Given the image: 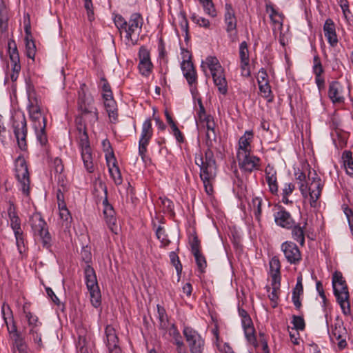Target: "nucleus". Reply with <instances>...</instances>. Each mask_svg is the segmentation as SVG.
Segmentation results:
<instances>
[{"instance_id": "nucleus-1", "label": "nucleus", "mask_w": 353, "mask_h": 353, "mask_svg": "<svg viewBox=\"0 0 353 353\" xmlns=\"http://www.w3.org/2000/svg\"><path fill=\"white\" fill-rule=\"evenodd\" d=\"M114 22L119 29L121 37L123 35L125 43L128 46L137 43L141 32L143 19L139 13L135 12L130 15L127 21L121 15H116Z\"/></svg>"}, {"instance_id": "nucleus-2", "label": "nucleus", "mask_w": 353, "mask_h": 353, "mask_svg": "<svg viewBox=\"0 0 353 353\" xmlns=\"http://www.w3.org/2000/svg\"><path fill=\"white\" fill-rule=\"evenodd\" d=\"M295 176L298 181L301 194L303 196L306 197L307 194H309L310 205L312 208H316L323 188L321 179L318 176L314 170L313 172L309 171V182L306 181L305 174L299 170L295 172Z\"/></svg>"}, {"instance_id": "nucleus-3", "label": "nucleus", "mask_w": 353, "mask_h": 353, "mask_svg": "<svg viewBox=\"0 0 353 353\" xmlns=\"http://www.w3.org/2000/svg\"><path fill=\"white\" fill-rule=\"evenodd\" d=\"M195 163L200 168V178L203 183L205 191L208 195L213 194V184L216 176V165L213 152L208 149L205 154L195 157Z\"/></svg>"}, {"instance_id": "nucleus-4", "label": "nucleus", "mask_w": 353, "mask_h": 353, "mask_svg": "<svg viewBox=\"0 0 353 353\" xmlns=\"http://www.w3.org/2000/svg\"><path fill=\"white\" fill-rule=\"evenodd\" d=\"M27 93L28 99L27 108L33 129H46V117L41 108V99L31 85H28Z\"/></svg>"}, {"instance_id": "nucleus-5", "label": "nucleus", "mask_w": 353, "mask_h": 353, "mask_svg": "<svg viewBox=\"0 0 353 353\" xmlns=\"http://www.w3.org/2000/svg\"><path fill=\"white\" fill-rule=\"evenodd\" d=\"M205 65L209 68L214 83L217 87L219 92L223 95L226 94L228 92V83L224 70L217 58L215 57H208L201 63V68L204 71L205 70Z\"/></svg>"}, {"instance_id": "nucleus-6", "label": "nucleus", "mask_w": 353, "mask_h": 353, "mask_svg": "<svg viewBox=\"0 0 353 353\" xmlns=\"http://www.w3.org/2000/svg\"><path fill=\"white\" fill-rule=\"evenodd\" d=\"M332 286L334 294L344 314L347 315L351 312L349 302V292L345 281L341 273L336 272L332 276Z\"/></svg>"}, {"instance_id": "nucleus-7", "label": "nucleus", "mask_w": 353, "mask_h": 353, "mask_svg": "<svg viewBox=\"0 0 353 353\" xmlns=\"http://www.w3.org/2000/svg\"><path fill=\"white\" fill-rule=\"evenodd\" d=\"M29 223L34 236L41 240L43 246L47 249L51 247V236L48 232L47 223L39 212L33 213L29 218Z\"/></svg>"}, {"instance_id": "nucleus-8", "label": "nucleus", "mask_w": 353, "mask_h": 353, "mask_svg": "<svg viewBox=\"0 0 353 353\" xmlns=\"http://www.w3.org/2000/svg\"><path fill=\"white\" fill-rule=\"evenodd\" d=\"M12 128L19 147L23 150H26L28 128L26 119L23 114H16L13 116Z\"/></svg>"}, {"instance_id": "nucleus-9", "label": "nucleus", "mask_w": 353, "mask_h": 353, "mask_svg": "<svg viewBox=\"0 0 353 353\" xmlns=\"http://www.w3.org/2000/svg\"><path fill=\"white\" fill-rule=\"evenodd\" d=\"M79 146L84 168L89 173H93L94 166L92 161V149L87 132L79 133Z\"/></svg>"}, {"instance_id": "nucleus-10", "label": "nucleus", "mask_w": 353, "mask_h": 353, "mask_svg": "<svg viewBox=\"0 0 353 353\" xmlns=\"http://www.w3.org/2000/svg\"><path fill=\"white\" fill-rule=\"evenodd\" d=\"M183 334L188 343L190 353H203L205 341L201 334L189 326H184Z\"/></svg>"}, {"instance_id": "nucleus-11", "label": "nucleus", "mask_w": 353, "mask_h": 353, "mask_svg": "<svg viewBox=\"0 0 353 353\" xmlns=\"http://www.w3.org/2000/svg\"><path fill=\"white\" fill-rule=\"evenodd\" d=\"M15 176L21 185L23 194L28 195L30 190V177L25 159L19 156L15 160Z\"/></svg>"}, {"instance_id": "nucleus-12", "label": "nucleus", "mask_w": 353, "mask_h": 353, "mask_svg": "<svg viewBox=\"0 0 353 353\" xmlns=\"http://www.w3.org/2000/svg\"><path fill=\"white\" fill-rule=\"evenodd\" d=\"M153 135L151 119H147L142 124L141 132L139 141V154L143 162L147 159V147Z\"/></svg>"}, {"instance_id": "nucleus-13", "label": "nucleus", "mask_w": 353, "mask_h": 353, "mask_svg": "<svg viewBox=\"0 0 353 353\" xmlns=\"http://www.w3.org/2000/svg\"><path fill=\"white\" fill-rule=\"evenodd\" d=\"M239 168L246 173L258 170L261 167V159L251 153L236 155Z\"/></svg>"}, {"instance_id": "nucleus-14", "label": "nucleus", "mask_w": 353, "mask_h": 353, "mask_svg": "<svg viewBox=\"0 0 353 353\" xmlns=\"http://www.w3.org/2000/svg\"><path fill=\"white\" fill-rule=\"evenodd\" d=\"M103 213L105 221L112 232L117 234L120 227L117 223L115 211L108 201L107 196L103 201Z\"/></svg>"}, {"instance_id": "nucleus-15", "label": "nucleus", "mask_w": 353, "mask_h": 353, "mask_svg": "<svg viewBox=\"0 0 353 353\" xmlns=\"http://www.w3.org/2000/svg\"><path fill=\"white\" fill-rule=\"evenodd\" d=\"M285 258L290 264H297L301 261V253L298 246L292 241H285L281 245Z\"/></svg>"}, {"instance_id": "nucleus-16", "label": "nucleus", "mask_w": 353, "mask_h": 353, "mask_svg": "<svg viewBox=\"0 0 353 353\" xmlns=\"http://www.w3.org/2000/svg\"><path fill=\"white\" fill-rule=\"evenodd\" d=\"M330 339L332 342L338 341V347L339 350L344 349L347 345L345 336L347 334L345 328L343 327L342 321H337L331 327V332H329Z\"/></svg>"}, {"instance_id": "nucleus-17", "label": "nucleus", "mask_w": 353, "mask_h": 353, "mask_svg": "<svg viewBox=\"0 0 353 353\" xmlns=\"http://www.w3.org/2000/svg\"><path fill=\"white\" fill-rule=\"evenodd\" d=\"M105 343L109 353H121L119 340L115 328L112 325H108L105 329Z\"/></svg>"}, {"instance_id": "nucleus-18", "label": "nucleus", "mask_w": 353, "mask_h": 353, "mask_svg": "<svg viewBox=\"0 0 353 353\" xmlns=\"http://www.w3.org/2000/svg\"><path fill=\"white\" fill-rule=\"evenodd\" d=\"M183 74L190 87V91L196 89L197 74L192 62L190 60H183L181 63Z\"/></svg>"}, {"instance_id": "nucleus-19", "label": "nucleus", "mask_w": 353, "mask_h": 353, "mask_svg": "<svg viewBox=\"0 0 353 353\" xmlns=\"http://www.w3.org/2000/svg\"><path fill=\"white\" fill-rule=\"evenodd\" d=\"M139 57V69L141 74L145 77L149 76L152 70L153 65L150 60V52L145 46L140 48Z\"/></svg>"}, {"instance_id": "nucleus-20", "label": "nucleus", "mask_w": 353, "mask_h": 353, "mask_svg": "<svg viewBox=\"0 0 353 353\" xmlns=\"http://www.w3.org/2000/svg\"><path fill=\"white\" fill-rule=\"evenodd\" d=\"M239 58L241 75L245 77L250 76V54L248 46L246 41H243L239 45Z\"/></svg>"}, {"instance_id": "nucleus-21", "label": "nucleus", "mask_w": 353, "mask_h": 353, "mask_svg": "<svg viewBox=\"0 0 353 353\" xmlns=\"http://www.w3.org/2000/svg\"><path fill=\"white\" fill-rule=\"evenodd\" d=\"M105 159L110 176L117 185L121 184L122 176L114 152L111 151L109 154H106Z\"/></svg>"}, {"instance_id": "nucleus-22", "label": "nucleus", "mask_w": 353, "mask_h": 353, "mask_svg": "<svg viewBox=\"0 0 353 353\" xmlns=\"http://www.w3.org/2000/svg\"><path fill=\"white\" fill-rule=\"evenodd\" d=\"M225 14H224V21L226 25V31L230 34V37H232L234 34L235 37L236 36V23L237 20L235 16V12L232 6L230 3H225Z\"/></svg>"}, {"instance_id": "nucleus-23", "label": "nucleus", "mask_w": 353, "mask_h": 353, "mask_svg": "<svg viewBox=\"0 0 353 353\" xmlns=\"http://www.w3.org/2000/svg\"><path fill=\"white\" fill-rule=\"evenodd\" d=\"M84 86L85 85H83L79 91L78 108L81 114L91 111L92 108H97L94 105L93 98L85 92Z\"/></svg>"}, {"instance_id": "nucleus-24", "label": "nucleus", "mask_w": 353, "mask_h": 353, "mask_svg": "<svg viewBox=\"0 0 353 353\" xmlns=\"http://www.w3.org/2000/svg\"><path fill=\"white\" fill-rule=\"evenodd\" d=\"M254 138L252 130H246L238 142L236 155L252 152L251 143Z\"/></svg>"}, {"instance_id": "nucleus-25", "label": "nucleus", "mask_w": 353, "mask_h": 353, "mask_svg": "<svg viewBox=\"0 0 353 353\" xmlns=\"http://www.w3.org/2000/svg\"><path fill=\"white\" fill-rule=\"evenodd\" d=\"M7 212L10 221L9 225L14 234L22 232L21 221L17 214V208L13 202L9 201Z\"/></svg>"}, {"instance_id": "nucleus-26", "label": "nucleus", "mask_w": 353, "mask_h": 353, "mask_svg": "<svg viewBox=\"0 0 353 353\" xmlns=\"http://www.w3.org/2000/svg\"><path fill=\"white\" fill-rule=\"evenodd\" d=\"M328 97L334 104L344 103L345 98L343 94V86L339 81H334L330 83Z\"/></svg>"}, {"instance_id": "nucleus-27", "label": "nucleus", "mask_w": 353, "mask_h": 353, "mask_svg": "<svg viewBox=\"0 0 353 353\" xmlns=\"http://www.w3.org/2000/svg\"><path fill=\"white\" fill-rule=\"evenodd\" d=\"M265 174L270 192L273 194H276L278 192V183L276 169L268 164L265 169Z\"/></svg>"}, {"instance_id": "nucleus-28", "label": "nucleus", "mask_w": 353, "mask_h": 353, "mask_svg": "<svg viewBox=\"0 0 353 353\" xmlns=\"http://www.w3.org/2000/svg\"><path fill=\"white\" fill-rule=\"evenodd\" d=\"M274 221L278 225L286 229L292 228L295 224L290 214L284 210H281L276 213Z\"/></svg>"}, {"instance_id": "nucleus-29", "label": "nucleus", "mask_w": 353, "mask_h": 353, "mask_svg": "<svg viewBox=\"0 0 353 353\" xmlns=\"http://www.w3.org/2000/svg\"><path fill=\"white\" fill-rule=\"evenodd\" d=\"M87 288L90 294V301L94 307H98L101 305V292L98 286L97 280L90 281L85 283Z\"/></svg>"}, {"instance_id": "nucleus-30", "label": "nucleus", "mask_w": 353, "mask_h": 353, "mask_svg": "<svg viewBox=\"0 0 353 353\" xmlns=\"http://www.w3.org/2000/svg\"><path fill=\"white\" fill-rule=\"evenodd\" d=\"M323 31L325 37L327 38L328 43L332 46H335L338 43V39L335 30V25L333 21L327 19L323 26Z\"/></svg>"}, {"instance_id": "nucleus-31", "label": "nucleus", "mask_w": 353, "mask_h": 353, "mask_svg": "<svg viewBox=\"0 0 353 353\" xmlns=\"http://www.w3.org/2000/svg\"><path fill=\"white\" fill-rule=\"evenodd\" d=\"M303 294V287L302 284V277L299 276L295 287L292 290V301L296 307L299 310L301 307V296Z\"/></svg>"}, {"instance_id": "nucleus-32", "label": "nucleus", "mask_w": 353, "mask_h": 353, "mask_svg": "<svg viewBox=\"0 0 353 353\" xmlns=\"http://www.w3.org/2000/svg\"><path fill=\"white\" fill-rule=\"evenodd\" d=\"M272 280L281 281V263L278 256H273L270 261Z\"/></svg>"}, {"instance_id": "nucleus-33", "label": "nucleus", "mask_w": 353, "mask_h": 353, "mask_svg": "<svg viewBox=\"0 0 353 353\" xmlns=\"http://www.w3.org/2000/svg\"><path fill=\"white\" fill-rule=\"evenodd\" d=\"M157 314L159 323V328L163 330H167L170 327L169 319L164 307L157 305Z\"/></svg>"}, {"instance_id": "nucleus-34", "label": "nucleus", "mask_w": 353, "mask_h": 353, "mask_svg": "<svg viewBox=\"0 0 353 353\" xmlns=\"http://www.w3.org/2000/svg\"><path fill=\"white\" fill-rule=\"evenodd\" d=\"M263 203V200L261 197L255 196L252 198L251 203H250V207L251 210L253 211L255 219L260 221L261 216V205Z\"/></svg>"}, {"instance_id": "nucleus-35", "label": "nucleus", "mask_w": 353, "mask_h": 353, "mask_svg": "<svg viewBox=\"0 0 353 353\" xmlns=\"http://www.w3.org/2000/svg\"><path fill=\"white\" fill-rule=\"evenodd\" d=\"M244 330L245 338L248 343L254 346H257L256 338L255 336V331L253 326V323H249L248 325H242Z\"/></svg>"}, {"instance_id": "nucleus-36", "label": "nucleus", "mask_w": 353, "mask_h": 353, "mask_svg": "<svg viewBox=\"0 0 353 353\" xmlns=\"http://www.w3.org/2000/svg\"><path fill=\"white\" fill-rule=\"evenodd\" d=\"M23 311L28 320L30 329H37L41 327V323L39 321L38 317L36 315L33 314L30 311H28L27 307L26 305L23 306Z\"/></svg>"}, {"instance_id": "nucleus-37", "label": "nucleus", "mask_w": 353, "mask_h": 353, "mask_svg": "<svg viewBox=\"0 0 353 353\" xmlns=\"http://www.w3.org/2000/svg\"><path fill=\"white\" fill-rule=\"evenodd\" d=\"M281 285V281L272 280V292L268 294L270 300L272 302V307H276L279 299V292Z\"/></svg>"}, {"instance_id": "nucleus-38", "label": "nucleus", "mask_w": 353, "mask_h": 353, "mask_svg": "<svg viewBox=\"0 0 353 353\" xmlns=\"http://www.w3.org/2000/svg\"><path fill=\"white\" fill-rule=\"evenodd\" d=\"M344 167L347 174L353 176V159L352 153L350 151L345 150L342 155Z\"/></svg>"}, {"instance_id": "nucleus-39", "label": "nucleus", "mask_w": 353, "mask_h": 353, "mask_svg": "<svg viewBox=\"0 0 353 353\" xmlns=\"http://www.w3.org/2000/svg\"><path fill=\"white\" fill-rule=\"evenodd\" d=\"M6 307H7L8 310H9L10 312V313L12 314V312L10 310V308L9 305H6ZM5 307H6V304L3 303V305L2 307H1V312H2V314H3V318L4 319V321H5L6 324L7 325L8 331L9 332L10 334H13V338L14 339L16 338H18V337L21 336V335L17 331V326L15 325L14 323H12V325L11 326L8 325V321H7V318L5 316ZM11 320H12V323H14V319H13V316H12V314H11Z\"/></svg>"}, {"instance_id": "nucleus-40", "label": "nucleus", "mask_w": 353, "mask_h": 353, "mask_svg": "<svg viewBox=\"0 0 353 353\" xmlns=\"http://www.w3.org/2000/svg\"><path fill=\"white\" fill-rule=\"evenodd\" d=\"M8 47L11 63H19V54L17 50V44L13 39H10L8 41Z\"/></svg>"}, {"instance_id": "nucleus-41", "label": "nucleus", "mask_w": 353, "mask_h": 353, "mask_svg": "<svg viewBox=\"0 0 353 353\" xmlns=\"http://www.w3.org/2000/svg\"><path fill=\"white\" fill-rule=\"evenodd\" d=\"M304 227H301L299 225H295L291 228L292 238L300 243L301 245H304L305 243V235H304Z\"/></svg>"}, {"instance_id": "nucleus-42", "label": "nucleus", "mask_w": 353, "mask_h": 353, "mask_svg": "<svg viewBox=\"0 0 353 353\" xmlns=\"http://www.w3.org/2000/svg\"><path fill=\"white\" fill-rule=\"evenodd\" d=\"M167 330H168L169 335L172 337L174 343L176 347L184 346L181 334L174 323L171 324L170 327Z\"/></svg>"}, {"instance_id": "nucleus-43", "label": "nucleus", "mask_w": 353, "mask_h": 353, "mask_svg": "<svg viewBox=\"0 0 353 353\" xmlns=\"http://www.w3.org/2000/svg\"><path fill=\"white\" fill-rule=\"evenodd\" d=\"M157 238L161 242V248H166L170 243V241L165 233V230L163 227L159 225L155 231Z\"/></svg>"}, {"instance_id": "nucleus-44", "label": "nucleus", "mask_w": 353, "mask_h": 353, "mask_svg": "<svg viewBox=\"0 0 353 353\" xmlns=\"http://www.w3.org/2000/svg\"><path fill=\"white\" fill-rule=\"evenodd\" d=\"M105 108L110 118H112L113 120L117 119V103L114 99H109L107 101H104Z\"/></svg>"}, {"instance_id": "nucleus-45", "label": "nucleus", "mask_w": 353, "mask_h": 353, "mask_svg": "<svg viewBox=\"0 0 353 353\" xmlns=\"http://www.w3.org/2000/svg\"><path fill=\"white\" fill-rule=\"evenodd\" d=\"M202 5L205 13L212 17H216V10L212 0L199 1Z\"/></svg>"}, {"instance_id": "nucleus-46", "label": "nucleus", "mask_w": 353, "mask_h": 353, "mask_svg": "<svg viewBox=\"0 0 353 353\" xmlns=\"http://www.w3.org/2000/svg\"><path fill=\"white\" fill-rule=\"evenodd\" d=\"M192 254L195 259V261L199 272L201 273L205 272V270L207 267V261L202 252L199 251L193 253Z\"/></svg>"}, {"instance_id": "nucleus-47", "label": "nucleus", "mask_w": 353, "mask_h": 353, "mask_svg": "<svg viewBox=\"0 0 353 353\" xmlns=\"http://www.w3.org/2000/svg\"><path fill=\"white\" fill-rule=\"evenodd\" d=\"M29 334L31 336L34 343L37 345V347L39 348H41L43 347V343L41 339L40 327L37 329H30Z\"/></svg>"}, {"instance_id": "nucleus-48", "label": "nucleus", "mask_w": 353, "mask_h": 353, "mask_svg": "<svg viewBox=\"0 0 353 353\" xmlns=\"http://www.w3.org/2000/svg\"><path fill=\"white\" fill-rule=\"evenodd\" d=\"M198 105H199V110L196 112V121L203 122V121L208 119V117H210V115H207L205 112V108L203 105L202 101L201 99H198Z\"/></svg>"}, {"instance_id": "nucleus-49", "label": "nucleus", "mask_w": 353, "mask_h": 353, "mask_svg": "<svg viewBox=\"0 0 353 353\" xmlns=\"http://www.w3.org/2000/svg\"><path fill=\"white\" fill-rule=\"evenodd\" d=\"M82 117H84L85 120H88L90 124L95 123L99 119L97 108H92V110L82 114Z\"/></svg>"}, {"instance_id": "nucleus-50", "label": "nucleus", "mask_w": 353, "mask_h": 353, "mask_svg": "<svg viewBox=\"0 0 353 353\" xmlns=\"http://www.w3.org/2000/svg\"><path fill=\"white\" fill-rule=\"evenodd\" d=\"M15 240H16V245L17 247V250L20 254H22L25 252V242H24V234L23 232H19L14 234Z\"/></svg>"}, {"instance_id": "nucleus-51", "label": "nucleus", "mask_w": 353, "mask_h": 353, "mask_svg": "<svg viewBox=\"0 0 353 353\" xmlns=\"http://www.w3.org/2000/svg\"><path fill=\"white\" fill-rule=\"evenodd\" d=\"M171 263L174 266L178 274L182 272V265L180 262L179 258L174 252H170L169 254Z\"/></svg>"}, {"instance_id": "nucleus-52", "label": "nucleus", "mask_w": 353, "mask_h": 353, "mask_svg": "<svg viewBox=\"0 0 353 353\" xmlns=\"http://www.w3.org/2000/svg\"><path fill=\"white\" fill-rule=\"evenodd\" d=\"M266 11L270 14V17L274 23H279V19H281V14L274 8L272 4L266 5Z\"/></svg>"}, {"instance_id": "nucleus-53", "label": "nucleus", "mask_w": 353, "mask_h": 353, "mask_svg": "<svg viewBox=\"0 0 353 353\" xmlns=\"http://www.w3.org/2000/svg\"><path fill=\"white\" fill-rule=\"evenodd\" d=\"M192 21L199 26L200 27H203L205 28H209L210 26V23L208 19L200 17L194 14L191 17Z\"/></svg>"}, {"instance_id": "nucleus-54", "label": "nucleus", "mask_w": 353, "mask_h": 353, "mask_svg": "<svg viewBox=\"0 0 353 353\" xmlns=\"http://www.w3.org/2000/svg\"><path fill=\"white\" fill-rule=\"evenodd\" d=\"M14 346L18 353H28V347L22 336L14 339Z\"/></svg>"}, {"instance_id": "nucleus-55", "label": "nucleus", "mask_w": 353, "mask_h": 353, "mask_svg": "<svg viewBox=\"0 0 353 353\" xmlns=\"http://www.w3.org/2000/svg\"><path fill=\"white\" fill-rule=\"evenodd\" d=\"M37 141L41 145H46L48 143V137L46 133V129H34Z\"/></svg>"}, {"instance_id": "nucleus-56", "label": "nucleus", "mask_w": 353, "mask_h": 353, "mask_svg": "<svg viewBox=\"0 0 353 353\" xmlns=\"http://www.w3.org/2000/svg\"><path fill=\"white\" fill-rule=\"evenodd\" d=\"M292 323L296 330H303L305 329V321L302 316L294 315Z\"/></svg>"}, {"instance_id": "nucleus-57", "label": "nucleus", "mask_w": 353, "mask_h": 353, "mask_svg": "<svg viewBox=\"0 0 353 353\" xmlns=\"http://www.w3.org/2000/svg\"><path fill=\"white\" fill-rule=\"evenodd\" d=\"M26 54H27L28 57L34 60L35 53H36V47H35L34 41L32 40L29 41L28 39H27L26 43Z\"/></svg>"}, {"instance_id": "nucleus-58", "label": "nucleus", "mask_w": 353, "mask_h": 353, "mask_svg": "<svg viewBox=\"0 0 353 353\" xmlns=\"http://www.w3.org/2000/svg\"><path fill=\"white\" fill-rule=\"evenodd\" d=\"M192 254L201 251L200 241L196 234H194L190 240Z\"/></svg>"}, {"instance_id": "nucleus-59", "label": "nucleus", "mask_w": 353, "mask_h": 353, "mask_svg": "<svg viewBox=\"0 0 353 353\" xmlns=\"http://www.w3.org/2000/svg\"><path fill=\"white\" fill-rule=\"evenodd\" d=\"M259 88L262 96L264 98H269L271 96L272 90L269 81L259 84Z\"/></svg>"}, {"instance_id": "nucleus-60", "label": "nucleus", "mask_w": 353, "mask_h": 353, "mask_svg": "<svg viewBox=\"0 0 353 353\" xmlns=\"http://www.w3.org/2000/svg\"><path fill=\"white\" fill-rule=\"evenodd\" d=\"M84 273H85V283L97 279L95 271L90 266V265H86L85 270H84Z\"/></svg>"}, {"instance_id": "nucleus-61", "label": "nucleus", "mask_w": 353, "mask_h": 353, "mask_svg": "<svg viewBox=\"0 0 353 353\" xmlns=\"http://www.w3.org/2000/svg\"><path fill=\"white\" fill-rule=\"evenodd\" d=\"M59 217L63 221V224H65L66 227H68L72 219L69 210L68 209L61 210L59 212Z\"/></svg>"}, {"instance_id": "nucleus-62", "label": "nucleus", "mask_w": 353, "mask_h": 353, "mask_svg": "<svg viewBox=\"0 0 353 353\" xmlns=\"http://www.w3.org/2000/svg\"><path fill=\"white\" fill-rule=\"evenodd\" d=\"M239 314L241 318V323L242 325H248L249 323H251L252 322L250 315L247 312L246 310H245L243 308L239 307Z\"/></svg>"}, {"instance_id": "nucleus-63", "label": "nucleus", "mask_w": 353, "mask_h": 353, "mask_svg": "<svg viewBox=\"0 0 353 353\" xmlns=\"http://www.w3.org/2000/svg\"><path fill=\"white\" fill-rule=\"evenodd\" d=\"M84 117H82V114L80 113V116L76 118L75 123L77 125V129L79 133H81L83 132H87L86 126L84 123Z\"/></svg>"}, {"instance_id": "nucleus-64", "label": "nucleus", "mask_w": 353, "mask_h": 353, "mask_svg": "<svg viewBox=\"0 0 353 353\" xmlns=\"http://www.w3.org/2000/svg\"><path fill=\"white\" fill-rule=\"evenodd\" d=\"M172 130V134L174 137H175L176 141L179 143L184 142V137L183 133L180 131V130L178 128L177 125H174L172 128H171Z\"/></svg>"}]
</instances>
